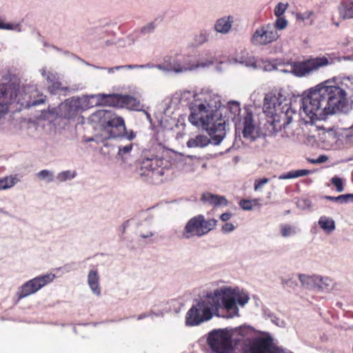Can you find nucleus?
<instances>
[{"mask_svg": "<svg viewBox=\"0 0 353 353\" xmlns=\"http://www.w3.org/2000/svg\"><path fill=\"white\" fill-rule=\"evenodd\" d=\"M154 29V26L152 23L148 24L146 26H144L142 28L141 31L143 32H148L150 31H152Z\"/></svg>", "mask_w": 353, "mask_h": 353, "instance_id": "c03bdc74", "label": "nucleus"}, {"mask_svg": "<svg viewBox=\"0 0 353 353\" xmlns=\"http://www.w3.org/2000/svg\"><path fill=\"white\" fill-rule=\"evenodd\" d=\"M234 230V226L231 223H226L222 226V231L224 232H230Z\"/></svg>", "mask_w": 353, "mask_h": 353, "instance_id": "a19ab883", "label": "nucleus"}, {"mask_svg": "<svg viewBox=\"0 0 353 353\" xmlns=\"http://www.w3.org/2000/svg\"><path fill=\"white\" fill-rule=\"evenodd\" d=\"M259 199H255L252 200L242 199L239 202V206L245 210H251L254 206L258 205Z\"/></svg>", "mask_w": 353, "mask_h": 353, "instance_id": "c85d7f7f", "label": "nucleus"}, {"mask_svg": "<svg viewBox=\"0 0 353 353\" xmlns=\"http://www.w3.org/2000/svg\"><path fill=\"white\" fill-rule=\"evenodd\" d=\"M347 94L341 88L326 81L310 90L302 98L301 114L311 121L323 120L329 114L343 111L347 104Z\"/></svg>", "mask_w": 353, "mask_h": 353, "instance_id": "f257e3e1", "label": "nucleus"}, {"mask_svg": "<svg viewBox=\"0 0 353 353\" xmlns=\"http://www.w3.org/2000/svg\"><path fill=\"white\" fill-rule=\"evenodd\" d=\"M132 147H133L132 143H130L125 146L119 147V153H118L119 155L123 156L127 154H129L132 151Z\"/></svg>", "mask_w": 353, "mask_h": 353, "instance_id": "c9c22d12", "label": "nucleus"}, {"mask_svg": "<svg viewBox=\"0 0 353 353\" xmlns=\"http://www.w3.org/2000/svg\"><path fill=\"white\" fill-rule=\"evenodd\" d=\"M93 116L99 119L104 130L109 133L110 137H121L125 132L124 119L121 117L115 116L111 111L99 110Z\"/></svg>", "mask_w": 353, "mask_h": 353, "instance_id": "0eeeda50", "label": "nucleus"}, {"mask_svg": "<svg viewBox=\"0 0 353 353\" xmlns=\"http://www.w3.org/2000/svg\"><path fill=\"white\" fill-rule=\"evenodd\" d=\"M273 26L275 27L276 30L277 29L283 30L287 26V21L284 18L279 17L276 20V22H275L274 25H273Z\"/></svg>", "mask_w": 353, "mask_h": 353, "instance_id": "72a5a7b5", "label": "nucleus"}, {"mask_svg": "<svg viewBox=\"0 0 353 353\" xmlns=\"http://www.w3.org/2000/svg\"><path fill=\"white\" fill-rule=\"evenodd\" d=\"M12 28V25L10 23H5L0 19V29L10 30Z\"/></svg>", "mask_w": 353, "mask_h": 353, "instance_id": "a18cd8bd", "label": "nucleus"}, {"mask_svg": "<svg viewBox=\"0 0 353 353\" xmlns=\"http://www.w3.org/2000/svg\"><path fill=\"white\" fill-rule=\"evenodd\" d=\"M325 199L334 202H338V196H325Z\"/></svg>", "mask_w": 353, "mask_h": 353, "instance_id": "09e8293b", "label": "nucleus"}, {"mask_svg": "<svg viewBox=\"0 0 353 353\" xmlns=\"http://www.w3.org/2000/svg\"><path fill=\"white\" fill-rule=\"evenodd\" d=\"M230 110L234 116L239 115L241 112L239 103L236 102H232L230 103Z\"/></svg>", "mask_w": 353, "mask_h": 353, "instance_id": "58836bf2", "label": "nucleus"}, {"mask_svg": "<svg viewBox=\"0 0 353 353\" xmlns=\"http://www.w3.org/2000/svg\"><path fill=\"white\" fill-rule=\"evenodd\" d=\"M299 280L301 282V283L305 285H309L311 282H319V288L321 290H327L328 288L332 285V280L330 279L328 277L325 278H319V277H314V276H309L304 274H299Z\"/></svg>", "mask_w": 353, "mask_h": 353, "instance_id": "dca6fc26", "label": "nucleus"}, {"mask_svg": "<svg viewBox=\"0 0 353 353\" xmlns=\"http://www.w3.org/2000/svg\"><path fill=\"white\" fill-rule=\"evenodd\" d=\"M248 295L238 288L223 287L207 294L203 299L194 305L187 312L186 323L197 325L212 317V312L223 307L228 311H238L236 303L245 305L249 301Z\"/></svg>", "mask_w": 353, "mask_h": 353, "instance_id": "f03ea898", "label": "nucleus"}, {"mask_svg": "<svg viewBox=\"0 0 353 353\" xmlns=\"http://www.w3.org/2000/svg\"><path fill=\"white\" fill-rule=\"evenodd\" d=\"M44 102H45V99H38V100H34L32 102H31V103L29 105L35 106V105H38L39 104H42Z\"/></svg>", "mask_w": 353, "mask_h": 353, "instance_id": "de8ad7c7", "label": "nucleus"}, {"mask_svg": "<svg viewBox=\"0 0 353 353\" xmlns=\"http://www.w3.org/2000/svg\"><path fill=\"white\" fill-rule=\"evenodd\" d=\"M77 175V173L75 171H71V170H66L60 172L57 178L59 182H63L67 180L72 179L74 178Z\"/></svg>", "mask_w": 353, "mask_h": 353, "instance_id": "c756f323", "label": "nucleus"}, {"mask_svg": "<svg viewBox=\"0 0 353 353\" xmlns=\"http://www.w3.org/2000/svg\"><path fill=\"white\" fill-rule=\"evenodd\" d=\"M232 22L231 17L219 19L215 24V30L219 32L226 33L230 30Z\"/></svg>", "mask_w": 353, "mask_h": 353, "instance_id": "4be33fe9", "label": "nucleus"}, {"mask_svg": "<svg viewBox=\"0 0 353 353\" xmlns=\"http://www.w3.org/2000/svg\"><path fill=\"white\" fill-rule=\"evenodd\" d=\"M207 39H208V36L205 33H200L199 35H197L196 37V39H195V41L196 42L197 44H202L203 43H205L206 41H207Z\"/></svg>", "mask_w": 353, "mask_h": 353, "instance_id": "ea45409f", "label": "nucleus"}, {"mask_svg": "<svg viewBox=\"0 0 353 353\" xmlns=\"http://www.w3.org/2000/svg\"><path fill=\"white\" fill-rule=\"evenodd\" d=\"M231 216H232L231 213L225 212L221 215L220 219L222 221H227L231 218Z\"/></svg>", "mask_w": 353, "mask_h": 353, "instance_id": "49530a36", "label": "nucleus"}, {"mask_svg": "<svg viewBox=\"0 0 353 353\" xmlns=\"http://www.w3.org/2000/svg\"><path fill=\"white\" fill-rule=\"evenodd\" d=\"M121 137H124L127 138L128 140H132L135 137V134L132 130L130 132H128L125 130V132Z\"/></svg>", "mask_w": 353, "mask_h": 353, "instance_id": "37998d69", "label": "nucleus"}, {"mask_svg": "<svg viewBox=\"0 0 353 353\" xmlns=\"http://www.w3.org/2000/svg\"><path fill=\"white\" fill-rule=\"evenodd\" d=\"M54 77L52 74L48 75L47 77V81L49 83L48 91L51 94H55L59 91L68 90L67 87L62 86L61 83L59 81H54Z\"/></svg>", "mask_w": 353, "mask_h": 353, "instance_id": "5701e85b", "label": "nucleus"}, {"mask_svg": "<svg viewBox=\"0 0 353 353\" xmlns=\"http://www.w3.org/2000/svg\"><path fill=\"white\" fill-rule=\"evenodd\" d=\"M99 276L97 271L91 270L90 271L88 276V283L94 294L100 295L101 288L99 286Z\"/></svg>", "mask_w": 353, "mask_h": 353, "instance_id": "aec40b11", "label": "nucleus"}, {"mask_svg": "<svg viewBox=\"0 0 353 353\" xmlns=\"http://www.w3.org/2000/svg\"><path fill=\"white\" fill-rule=\"evenodd\" d=\"M55 275L54 274L50 273L37 276L30 280V282H31L30 283L32 284V287H33L34 290V291L37 292L41 288L53 281Z\"/></svg>", "mask_w": 353, "mask_h": 353, "instance_id": "a211bd4d", "label": "nucleus"}, {"mask_svg": "<svg viewBox=\"0 0 353 353\" xmlns=\"http://www.w3.org/2000/svg\"><path fill=\"white\" fill-rule=\"evenodd\" d=\"M199 65H190V63H187L185 65H181L177 61H174L173 63H170L169 66V70L174 71L176 72H183L187 70H192L194 68H196Z\"/></svg>", "mask_w": 353, "mask_h": 353, "instance_id": "393cba45", "label": "nucleus"}, {"mask_svg": "<svg viewBox=\"0 0 353 353\" xmlns=\"http://www.w3.org/2000/svg\"><path fill=\"white\" fill-rule=\"evenodd\" d=\"M16 183V178L12 176L0 179V190H7L13 187Z\"/></svg>", "mask_w": 353, "mask_h": 353, "instance_id": "cd10ccee", "label": "nucleus"}, {"mask_svg": "<svg viewBox=\"0 0 353 353\" xmlns=\"http://www.w3.org/2000/svg\"><path fill=\"white\" fill-rule=\"evenodd\" d=\"M96 97L97 98V104L102 106H110L119 108H125L130 110H138L140 107L139 100L127 94H99Z\"/></svg>", "mask_w": 353, "mask_h": 353, "instance_id": "6e6552de", "label": "nucleus"}, {"mask_svg": "<svg viewBox=\"0 0 353 353\" xmlns=\"http://www.w3.org/2000/svg\"><path fill=\"white\" fill-rule=\"evenodd\" d=\"M188 120L192 125L205 129L216 145L225 137V121L216 111V105L213 106L206 99L192 106Z\"/></svg>", "mask_w": 353, "mask_h": 353, "instance_id": "7ed1b4c3", "label": "nucleus"}, {"mask_svg": "<svg viewBox=\"0 0 353 353\" xmlns=\"http://www.w3.org/2000/svg\"><path fill=\"white\" fill-rule=\"evenodd\" d=\"M319 226L326 232L330 233L335 228L334 221L326 216H321L319 220Z\"/></svg>", "mask_w": 353, "mask_h": 353, "instance_id": "b1692460", "label": "nucleus"}, {"mask_svg": "<svg viewBox=\"0 0 353 353\" xmlns=\"http://www.w3.org/2000/svg\"><path fill=\"white\" fill-rule=\"evenodd\" d=\"M217 224L215 219H205L203 214H199L192 217L186 223L183 236L185 239H190L194 236L201 237L213 230Z\"/></svg>", "mask_w": 353, "mask_h": 353, "instance_id": "39448f33", "label": "nucleus"}, {"mask_svg": "<svg viewBox=\"0 0 353 353\" xmlns=\"http://www.w3.org/2000/svg\"><path fill=\"white\" fill-rule=\"evenodd\" d=\"M269 181L267 178L258 179L254 181V190L257 191Z\"/></svg>", "mask_w": 353, "mask_h": 353, "instance_id": "4c0bfd02", "label": "nucleus"}, {"mask_svg": "<svg viewBox=\"0 0 353 353\" xmlns=\"http://www.w3.org/2000/svg\"><path fill=\"white\" fill-rule=\"evenodd\" d=\"M331 182L336 187L337 192H341L343 191V181L341 178L334 176L332 178Z\"/></svg>", "mask_w": 353, "mask_h": 353, "instance_id": "2f4dec72", "label": "nucleus"}, {"mask_svg": "<svg viewBox=\"0 0 353 353\" xmlns=\"http://www.w3.org/2000/svg\"><path fill=\"white\" fill-rule=\"evenodd\" d=\"M327 160V157L325 155L319 156L316 159L312 160L311 161L314 163H321Z\"/></svg>", "mask_w": 353, "mask_h": 353, "instance_id": "79ce46f5", "label": "nucleus"}, {"mask_svg": "<svg viewBox=\"0 0 353 353\" xmlns=\"http://www.w3.org/2000/svg\"><path fill=\"white\" fill-rule=\"evenodd\" d=\"M310 173V171L309 170H298L294 171H290L288 172L287 174H283L279 176V179H294V178H298L300 176H303L308 175Z\"/></svg>", "mask_w": 353, "mask_h": 353, "instance_id": "bb28decb", "label": "nucleus"}, {"mask_svg": "<svg viewBox=\"0 0 353 353\" xmlns=\"http://www.w3.org/2000/svg\"><path fill=\"white\" fill-rule=\"evenodd\" d=\"M233 331L228 329H217L210 332L207 344L215 353H230L234 349Z\"/></svg>", "mask_w": 353, "mask_h": 353, "instance_id": "423d86ee", "label": "nucleus"}, {"mask_svg": "<svg viewBox=\"0 0 353 353\" xmlns=\"http://www.w3.org/2000/svg\"><path fill=\"white\" fill-rule=\"evenodd\" d=\"M339 13L341 19H353V0L343 1L339 7Z\"/></svg>", "mask_w": 353, "mask_h": 353, "instance_id": "6ab92c4d", "label": "nucleus"}, {"mask_svg": "<svg viewBox=\"0 0 353 353\" xmlns=\"http://www.w3.org/2000/svg\"><path fill=\"white\" fill-rule=\"evenodd\" d=\"M210 143V139L205 135H197L190 139L187 142L188 148H203Z\"/></svg>", "mask_w": 353, "mask_h": 353, "instance_id": "412c9836", "label": "nucleus"}, {"mask_svg": "<svg viewBox=\"0 0 353 353\" xmlns=\"http://www.w3.org/2000/svg\"><path fill=\"white\" fill-rule=\"evenodd\" d=\"M254 130L255 125L254 124L252 113L251 112H247L245 116L243 118V137L251 141L254 140Z\"/></svg>", "mask_w": 353, "mask_h": 353, "instance_id": "2eb2a0df", "label": "nucleus"}, {"mask_svg": "<svg viewBox=\"0 0 353 353\" xmlns=\"http://www.w3.org/2000/svg\"><path fill=\"white\" fill-rule=\"evenodd\" d=\"M330 64V61L324 56L311 57L304 61L294 62L292 64V71L296 77H305Z\"/></svg>", "mask_w": 353, "mask_h": 353, "instance_id": "1a4fd4ad", "label": "nucleus"}, {"mask_svg": "<svg viewBox=\"0 0 353 353\" xmlns=\"http://www.w3.org/2000/svg\"><path fill=\"white\" fill-rule=\"evenodd\" d=\"M38 176L41 179H48V181H53V175L52 174L47 170H43L41 171H40L38 174H37Z\"/></svg>", "mask_w": 353, "mask_h": 353, "instance_id": "f704fd0d", "label": "nucleus"}, {"mask_svg": "<svg viewBox=\"0 0 353 353\" xmlns=\"http://www.w3.org/2000/svg\"><path fill=\"white\" fill-rule=\"evenodd\" d=\"M30 283L28 281L21 285L19 292L17 293L19 299H22L36 292Z\"/></svg>", "mask_w": 353, "mask_h": 353, "instance_id": "a878e982", "label": "nucleus"}, {"mask_svg": "<svg viewBox=\"0 0 353 353\" xmlns=\"http://www.w3.org/2000/svg\"><path fill=\"white\" fill-rule=\"evenodd\" d=\"M295 233L294 228L289 225H282L281 226V234L282 236L287 237Z\"/></svg>", "mask_w": 353, "mask_h": 353, "instance_id": "7c9ffc66", "label": "nucleus"}, {"mask_svg": "<svg viewBox=\"0 0 353 353\" xmlns=\"http://www.w3.org/2000/svg\"><path fill=\"white\" fill-rule=\"evenodd\" d=\"M55 275L54 274L50 273L37 276L30 280V282H31L30 283L32 284V287H33L34 290V291L37 292L41 288L53 281Z\"/></svg>", "mask_w": 353, "mask_h": 353, "instance_id": "f3484780", "label": "nucleus"}, {"mask_svg": "<svg viewBox=\"0 0 353 353\" xmlns=\"http://www.w3.org/2000/svg\"><path fill=\"white\" fill-rule=\"evenodd\" d=\"M249 353H283L273 344L271 337H258L252 341Z\"/></svg>", "mask_w": 353, "mask_h": 353, "instance_id": "ddd939ff", "label": "nucleus"}, {"mask_svg": "<svg viewBox=\"0 0 353 353\" xmlns=\"http://www.w3.org/2000/svg\"><path fill=\"white\" fill-rule=\"evenodd\" d=\"M19 91V85L14 82L0 83V99L3 101L0 103V119L8 112V105L16 99Z\"/></svg>", "mask_w": 353, "mask_h": 353, "instance_id": "9d476101", "label": "nucleus"}, {"mask_svg": "<svg viewBox=\"0 0 353 353\" xmlns=\"http://www.w3.org/2000/svg\"><path fill=\"white\" fill-rule=\"evenodd\" d=\"M284 100L281 93L273 92L266 94L264 98L263 112L270 118L268 129L274 133L285 129L296 114L288 103L283 104Z\"/></svg>", "mask_w": 353, "mask_h": 353, "instance_id": "20e7f679", "label": "nucleus"}, {"mask_svg": "<svg viewBox=\"0 0 353 353\" xmlns=\"http://www.w3.org/2000/svg\"><path fill=\"white\" fill-rule=\"evenodd\" d=\"M201 201L214 207L226 206L228 201L224 196L205 192L201 195Z\"/></svg>", "mask_w": 353, "mask_h": 353, "instance_id": "4468645a", "label": "nucleus"}, {"mask_svg": "<svg viewBox=\"0 0 353 353\" xmlns=\"http://www.w3.org/2000/svg\"><path fill=\"white\" fill-rule=\"evenodd\" d=\"M163 160L161 158L153 157L144 159L141 163L140 174L151 178L161 176L164 174V168L162 167Z\"/></svg>", "mask_w": 353, "mask_h": 353, "instance_id": "f8f14e48", "label": "nucleus"}, {"mask_svg": "<svg viewBox=\"0 0 353 353\" xmlns=\"http://www.w3.org/2000/svg\"><path fill=\"white\" fill-rule=\"evenodd\" d=\"M279 37L277 31L272 24H267L258 28L252 37V43L254 45H267Z\"/></svg>", "mask_w": 353, "mask_h": 353, "instance_id": "9b49d317", "label": "nucleus"}, {"mask_svg": "<svg viewBox=\"0 0 353 353\" xmlns=\"http://www.w3.org/2000/svg\"><path fill=\"white\" fill-rule=\"evenodd\" d=\"M351 200L353 201V193L338 196V203H346Z\"/></svg>", "mask_w": 353, "mask_h": 353, "instance_id": "e433bc0d", "label": "nucleus"}, {"mask_svg": "<svg viewBox=\"0 0 353 353\" xmlns=\"http://www.w3.org/2000/svg\"><path fill=\"white\" fill-rule=\"evenodd\" d=\"M288 4L279 3L274 9V14L277 17L282 16L288 8Z\"/></svg>", "mask_w": 353, "mask_h": 353, "instance_id": "473e14b6", "label": "nucleus"}]
</instances>
